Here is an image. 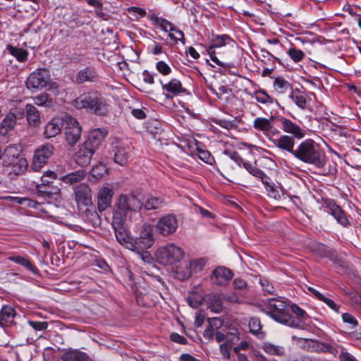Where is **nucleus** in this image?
<instances>
[{
  "instance_id": "nucleus-50",
  "label": "nucleus",
  "mask_w": 361,
  "mask_h": 361,
  "mask_svg": "<svg viewBox=\"0 0 361 361\" xmlns=\"http://www.w3.org/2000/svg\"><path fill=\"white\" fill-rule=\"evenodd\" d=\"M106 172L107 169L105 165L102 164H98L94 166L90 171L91 175L97 179H99L103 177V176L106 174Z\"/></svg>"
},
{
  "instance_id": "nucleus-6",
  "label": "nucleus",
  "mask_w": 361,
  "mask_h": 361,
  "mask_svg": "<svg viewBox=\"0 0 361 361\" xmlns=\"http://www.w3.org/2000/svg\"><path fill=\"white\" fill-rule=\"evenodd\" d=\"M154 243L153 228L149 224H144L140 229L139 237L130 243V250H147Z\"/></svg>"
},
{
  "instance_id": "nucleus-33",
  "label": "nucleus",
  "mask_w": 361,
  "mask_h": 361,
  "mask_svg": "<svg viewBox=\"0 0 361 361\" xmlns=\"http://www.w3.org/2000/svg\"><path fill=\"white\" fill-rule=\"evenodd\" d=\"M86 176L87 172L84 169H80L63 176L59 179L66 184L73 185L83 180Z\"/></svg>"
},
{
  "instance_id": "nucleus-10",
  "label": "nucleus",
  "mask_w": 361,
  "mask_h": 361,
  "mask_svg": "<svg viewBox=\"0 0 361 361\" xmlns=\"http://www.w3.org/2000/svg\"><path fill=\"white\" fill-rule=\"evenodd\" d=\"M274 117H257L253 121V128L261 132L265 137L271 138L279 133V130L274 126Z\"/></svg>"
},
{
  "instance_id": "nucleus-11",
  "label": "nucleus",
  "mask_w": 361,
  "mask_h": 361,
  "mask_svg": "<svg viewBox=\"0 0 361 361\" xmlns=\"http://www.w3.org/2000/svg\"><path fill=\"white\" fill-rule=\"evenodd\" d=\"M178 228V220L173 214H166L159 219L156 228L158 233L166 237L174 233Z\"/></svg>"
},
{
  "instance_id": "nucleus-19",
  "label": "nucleus",
  "mask_w": 361,
  "mask_h": 361,
  "mask_svg": "<svg viewBox=\"0 0 361 361\" xmlns=\"http://www.w3.org/2000/svg\"><path fill=\"white\" fill-rule=\"evenodd\" d=\"M231 40V37L227 35H214L212 40L211 42V45L209 47V53L210 54L211 59L216 63L217 65H219L223 67H226V64L221 62L219 59L214 55V51H212L214 48H220L225 46L228 42Z\"/></svg>"
},
{
  "instance_id": "nucleus-3",
  "label": "nucleus",
  "mask_w": 361,
  "mask_h": 361,
  "mask_svg": "<svg viewBox=\"0 0 361 361\" xmlns=\"http://www.w3.org/2000/svg\"><path fill=\"white\" fill-rule=\"evenodd\" d=\"M143 203L134 195H121L116 203L113 218L116 224H124L130 212H138Z\"/></svg>"
},
{
  "instance_id": "nucleus-14",
  "label": "nucleus",
  "mask_w": 361,
  "mask_h": 361,
  "mask_svg": "<svg viewBox=\"0 0 361 361\" xmlns=\"http://www.w3.org/2000/svg\"><path fill=\"white\" fill-rule=\"evenodd\" d=\"M75 200L78 207L92 204L91 189L87 184L82 183L74 188Z\"/></svg>"
},
{
  "instance_id": "nucleus-38",
  "label": "nucleus",
  "mask_w": 361,
  "mask_h": 361,
  "mask_svg": "<svg viewBox=\"0 0 361 361\" xmlns=\"http://www.w3.org/2000/svg\"><path fill=\"white\" fill-rule=\"evenodd\" d=\"M262 348L265 353L271 355L282 356L285 354L283 346L275 345L270 342H264Z\"/></svg>"
},
{
  "instance_id": "nucleus-61",
  "label": "nucleus",
  "mask_w": 361,
  "mask_h": 361,
  "mask_svg": "<svg viewBox=\"0 0 361 361\" xmlns=\"http://www.w3.org/2000/svg\"><path fill=\"white\" fill-rule=\"evenodd\" d=\"M170 338L172 341L179 344L185 345L187 343V339L177 333H172L170 335Z\"/></svg>"
},
{
  "instance_id": "nucleus-53",
  "label": "nucleus",
  "mask_w": 361,
  "mask_h": 361,
  "mask_svg": "<svg viewBox=\"0 0 361 361\" xmlns=\"http://www.w3.org/2000/svg\"><path fill=\"white\" fill-rule=\"evenodd\" d=\"M156 68L163 75H168L171 73V67L163 61H159L157 63Z\"/></svg>"
},
{
  "instance_id": "nucleus-63",
  "label": "nucleus",
  "mask_w": 361,
  "mask_h": 361,
  "mask_svg": "<svg viewBox=\"0 0 361 361\" xmlns=\"http://www.w3.org/2000/svg\"><path fill=\"white\" fill-rule=\"evenodd\" d=\"M250 343L247 340L241 341L240 343L233 348V351L238 353L240 350H246L250 348Z\"/></svg>"
},
{
  "instance_id": "nucleus-46",
  "label": "nucleus",
  "mask_w": 361,
  "mask_h": 361,
  "mask_svg": "<svg viewBox=\"0 0 361 361\" xmlns=\"http://www.w3.org/2000/svg\"><path fill=\"white\" fill-rule=\"evenodd\" d=\"M7 50L8 52L15 56L19 61H23L26 59L27 52L20 48L13 47L12 45L7 46Z\"/></svg>"
},
{
  "instance_id": "nucleus-15",
  "label": "nucleus",
  "mask_w": 361,
  "mask_h": 361,
  "mask_svg": "<svg viewBox=\"0 0 361 361\" xmlns=\"http://www.w3.org/2000/svg\"><path fill=\"white\" fill-rule=\"evenodd\" d=\"M160 82L166 99H172L187 92L186 89L183 87L182 82L178 79L173 78L167 83H163L161 80Z\"/></svg>"
},
{
  "instance_id": "nucleus-20",
  "label": "nucleus",
  "mask_w": 361,
  "mask_h": 361,
  "mask_svg": "<svg viewBox=\"0 0 361 361\" xmlns=\"http://www.w3.org/2000/svg\"><path fill=\"white\" fill-rule=\"evenodd\" d=\"M243 166L253 176L260 179L266 187L267 191L274 192V186L269 183L270 178L264 173L263 171L257 168L255 164L247 161L243 162Z\"/></svg>"
},
{
  "instance_id": "nucleus-40",
  "label": "nucleus",
  "mask_w": 361,
  "mask_h": 361,
  "mask_svg": "<svg viewBox=\"0 0 361 361\" xmlns=\"http://www.w3.org/2000/svg\"><path fill=\"white\" fill-rule=\"evenodd\" d=\"M273 87L279 94H283L290 89V83L282 77H276L274 79Z\"/></svg>"
},
{
  "instance_id": "nucleus-17",
  "label": "nucleus",
  "mask_w": 361,
  "mask_h": 361,
  "mask_svg": "<svg viewBox=\"0 0 361 361\" xmlns=\"http://www.w3.org/2000/svg\"><path fill=\"white\" fill-rule=\"evenodd\" d=\"M207 260L205 258H199L191 259L186 265V270L183 272L177 271V276L181 280H185L190 276L192 273H198L204 269Z\"/></svg>"
},
{
  "instance_id": "nucleus-54",
  "label": "nucleus",
  "mask_w": 361,
  "mask_h": 361,
  "mask_svg": "<svg viewBox=\"0 0 361 361\" xmlns=\"http://www.w3.org/2000/svg\"><path fill=\"white\" fill-rule=\"evenodd\" d=\"M319 252L322 256L329 257L331 260H334L335 251L331 250L329 247L320 245L319 246Z\"/></svg>"
},
{
  "instance_id": "nucleus-5",
  "label": "nucleus",
  "mask_w": 361,
  "mask_h": 361,
  "mask_svg": "<svg viewBox=\"0 0 361 361\" xmlns=\"http://www.w3.org/2000/svg\"><path fill=\"white\" fill-rule=\"evenodd\" d=\"M19 155V147L16 145H9L6 147L3 153L2 164L4 166H13V171L16 173H20L26 169L27 162L25 159H18Z\"/></svg>"
},
{
  "instance_id": "nucleus-29",
  "label": "nucleus",
  "mask_w": 361,
  "mask_h": 361,
  "mask_svg": "<svg viewBox=\"0 0 361 361\" xmlns=\"http://www.w3.org/2000/svg\"><path fill=\"white\" fill-rule=\"evenodd\" d=\"M275 145L281 150L286 151L294 155L295 140L291 136L287 135H281L275 142Z\"/></svg>"
},
{
  "instance_id": "nucleus-8",
  "label": "nucleus",
  "mask_w": 361,
  "mask_h": 361,
  "mask_svg": "<svg viewBox=\"0 0 361 361\" xmlns=\"http://www.w3.org/2000/svg\"><path fill=\"white\" fill-rule=\"evenodd\" d=\"M50 78L49 71L46 68H38L27 79L26 86L29 90H39L47 86Z\"/></svg>"
},
{
  "instance_id": "nucleus-49",
  "label": "nucleus",
  "mask_w": 361,
  "mask_h": 361,
  "mask_svg": "<svg viewBox=\"0 0 361 361\" xmlns=\"http://www.w3.org/2000/svg\"><path fill=\"white\" fill-rule=\"evenodd\" d=\"M127 153L123 148H119L116 150L114 154V161L115 163L124 166L127 163Z\"/></svg>"
},
{
  "instance_id": "nucleus-27",
  "label": "nucleus",
  "mask_w": 361,
  "mask_h": 361,
  "mask_svg": "<svg viewBox=\"0 0 361 361\" xmlns=\"http://www.w3.org/2000/svg\"><path fill=\"white\" fill-rule=\"evenodd\" d=\"M17 118V114L14 112H10L6 115L0 123V135L6 136L14 128Z\"/></svg>"
},
{
  "instance_id": "nucleus-51",
  "label": "nucleus",
  "mask_w": 361,
  "mask_h": 361,
  "mask_svg": "<svg viewBox=\"0 0 361 361\" xmlns=\"http://www.w3.org/2000/svg\"><path fill=\"white\" fill-rule=\"evenodd\" d=\"M317 348V350L322 353H329L334 356H336L338 353L337 349L328 343H319Z\"/></svg>"
},
{
  "instance_id": "nucleus-9",
  "label": "nucleus",
  "mask_w": 361,
  "mask_h": 361,
  "mask_svg": "<svg viewBox=\"0 0 361 361\" xmlns=\"http://www.w3.org/2000/svg\"><path fill=\"white\" fill-rule=\"evenodd\" d=\"M54 146L50 144H45L37 149L32 159L31 168L34 171H39L52 156Z\"/></svg>"
},
{
  "instance_id": "nucleus-48",
  "label": "nucleus",
  "mask_w": 361,
  "mask_h": 361,
  "mask_svg": "<svg viewBox=\"0 0 361 361\" xmlns=\"http://www.w3.org/2000/svg\"><path fill=\"white\" fill-rule=\"evenodd\" d=\"M287 54L295 63L301 61L305 57V53L295 47H290L287 51Z\"/></svg>"
},
{
  "instance_id": "nucleus-47",
  "label": "nucleus",
  "mask_w": 361,
  "mask_h": 361,
  "mask_svg": "<svg viewBox=\"0 0 361 361\" xmlns=\"http://www.w3.org/2000/svg\"><path fill=\"white\" fill-rule=\"evenodd\" d=\"M197 155L200 159L208 164H213L214 162V158L212 156L211 153L204 149L197 147Z\"/></svg>"
},
{
  "instance_id": "nucleus-57",
  "label": "nucleus",
  "mask_w": 361,
  "mask_h": 361,
  "mask_svg": "<svg viewBox=\"0 0 361 361\" xmlns=\"http://www.w3.org/2000/svg\"><path fill=\"white\" fill-rule=\"evenodd\" d=\"M232 346V345L225 342L220 345V352L224 359L228 360L230 358Z\"/></svg>"
},
{
  "instance_id": "nucleus-60",
  "label": "nucleus",
  "mask_w": 361,
  "mask_h": 361,
  "mask_svg": "<svg viewBox=\"0 0 361 361\" xmlns=\"http://www.w3.org/2000/svg\"><path fill=\"white\" fill-rule=\"evenodd\" d=\"M342 319L345 323L350 324L352 327H355L357 325V321L355 317L349 313L343 314Z\"/></svg>"
},
{
  "instance_id": "nucleus-34",
  "label": "nucleus",
  "mask_w": 361,
  "mask_h": 361,
  "mask_svg": "<svg viewBox=\"0 0 361 361\" xmlns=\"http://www.w3.org/2000/svg\"><path fill=\"white\" fill-rule=\"evenodd\" d=\"M252 97L255 98L257 102L262 104L269 106L275 104L279 105L277 100L267 94V92L263 89H259L255 91L252 94Z\"/></svg>"
},
{
  "instance_id": "nucleus-30",
  "label": "nucleus",
  "mask_w": 361,
  "mask_h": 361,
  "mask_svg": "<svg viewBox=\"0 0 361 361\" xmlns=\"http://www.w3.org/2000/svg\"><path fill=\"white\" fill-rule=\"evenodd\" d=\"M16 314L15 309L11 306L5 305L0 311V325L2 326H9L13 322Z\"/></svg>"
},
{
  "instance_id": "nucleus-22",
  "label": "nucleus",
  "mask_w": 361,
  "mask_h": 361,
  "mask_svg": "<svg viewBox=\"0 0 361 361\" xmlns=\"http://www.w3.org/2000/svg\"><path fill=\"white\" fill-rule=\"evenodd\" d=\"M106 135L107 130L104 128L93 129L90 132L88 137L84 143L97 150Z\"/></svg>"
},
{
  "instance_id": "nucleus-23",
  "label": "nucleus",
  "mask_w": 361,
  "mask_h": 361,
  "mask_svg": "<svg viewBox=\"0 0 361 361\" xmlns=\"http://www.w3.org/2000/svg\"><path fill=\"white\" fill-rule=\"evenodd\" d=\"M99 80V75L96 68L93 66H87L80 69L76 76L75 82L78 84L85 82H95Z\"/></svg>"
},
{
  "instance_id": "nucleus-28",
  "label": "nucleus",
  "mask_w": 361,
  "mask_h": 361,
  "mask_svg": "<svg viewBox=\"0 0 361 361\" xmlns=\"http://www.w3.org/2000/svg\"><path fill=\"white\" fill-rule=\"evenodd\" d=\"M26 118L28 125L37 127L40 125V114L38 109L32 104H27L25 108Z\"/></svg>"
},
{
  "instance_id": "nucleus-2",
  "label": "nucleus",
  "mask_w": 361,
  "mask_h": 361,
  "mask_svg": "<svg viewBox=\"0 0 361 361\" xmlns=\"http://www.w3.org/2000/svg\"><path fill=\"white\" fill-rule=\"evenodd\" d=\"M258 307L261 311L276 322L284 325L288 324L290 305L287 300L276 298H269L260 301ZM292 325H294V323H292Z\"/></svg>"
},
{
  "instance_id": "nucleus-7",
  "label": "nucleus",
  "mask_w": 361,
  "mask_h": 361,
  "mask_svg": "<svg viewBox=\"0 0 361 361\" xmlns=\"http://www.w3.org/2000/svg\"><path fill=\"white\" fill-rule=\"evenodd\" d=\"M64 123L66 140L70 145L73 146L80 138L82 127L75 118L69 116H66Z\"/></svg>"
},
{
  "instance_id": "nucleus-4",
  "label": "nucleus",
  "mask_w": 361,
  "mask_h": 361,
  "mask_svg": "<svg viewBox=\"0 0 361 361\" xmlns=\"http://www.w3.org/2000/svg\"><path fill=\"white\" fill-rule=\"evenodd\" d=\"M184 255V250L172 243L160 246L155 251L157 261L165 266L176 264L183 259Z\"/></svg>"
},
{
  "instance_id": "nucleus-24",
  "label": "nucleus",
  "mask_w": 361,
  "mask_h": 361,
  "mask_svg": "<svg viewBox=\"0 0 361 361\" xmlns=\"http://www.w3.org/2000/svg\"><path fill=\"white\" fill-rule=\"evenodd\" d=\"M109 106L106 99L102 97L92 96L90 111L97 116H104L108 114Z\"/></svg>"
},
{
  "instance_id": "nucleus-41",
  "label": "nucleus",
  "mask_w": 361,
  "mask_h": 361,
  "mask_svg": "<svg viewBox=\"0 0 361 361\" xmlns=\"http://www.w3.org/2000/svg\"><path fill=\"white\" fill-rule=\"evenodd\" d=\"M92 100V96L82 95L75 99L72 102V105L78 109H85L90 110Z\"/></svg>"
},
{
  "instance_id": "nucleus-55",
  "label": "nucleus",
  "mask_w": 361,
  "mask_h": 361,
  "mask_svg": "<svg viewBox=\"0 0 361 361\" xmlns=\"http://www.w3.org/2000/svg\"><path fill=\"white\" fill-rule=\"evenodd\" d=\"M216 124L219 126L226 128L227 130L235 129L237 128V125L234 121H228L225 119H219L215 121Z\"/></svg>"
},
{
  "instance_id": "nucleus-16",
  "label": "nucleus",
  "mask_w": 361,
  "mask_h": 361,
  "mask_svg": "<svg viewBox=\"0 0 361 361\" xmlns=\"http://www.w3.org/2000/svg\"><path fill=\"white\" fill-rule=\"evenodd\" d=\"M279 121L280 122L281 128L285 133L292 135L293 137L302 139L305 137V130L290 119L285 117H280Z\"/></svg>"
},
{
  "instance_id": "nucleus-12",
  "label": "nucleus",
  "mask_w": 361,
  "mask_h": 361,
  "mask_svg": "<svg viewBox=\"0 0 361 361\" xmlns=\"http://www.w3.org/2000/svg\"><path fill=\"white\" fill-rule=\"evenodd\" d=\"M290 308L295 314V317H293L289 314V319L288 320L291 323H294V325L288 322L286 326L292 328L304 329L309 319V316L306 312L295 304L290 305Z\"/></svg>"
},
{
  "instance_id": "nucleus-36",
  "label": "nucleus",
  "mask_w": 361,
  "mask_h": 361,
  "mask_svg": "<svg viewBox=\"0 0 361 361\" xmlns=\"http://www.w3.org/2000/svg\"><path fill=\"white\" fill-rule=\"evenodd\" d=\"M62 361H90L87 354L78 350L66 352L61 357Z\"/></svg>"
},
{
  "instance_id": "nucleus-25",
  "label": "nucleus",
  "mask_w": 361,
  "mask_h": 361,
  "mask_svg": "<svg viewBox=\"0 0 361 361\" xmlns=\"http://www.w3.org/2000/svg\"><path fill=\"white\" fill-rule=\"evenodd\" d=\"M95 151L90 146L86 145L85 143H83L75 154V160L76 163L81 166H87L90 163Z\"/></svg>"
},
{
  "instance_id": "nucleus-37",
  "label": "nucleus",
  "mask_w": 361,
  "mask_h": 361,
  "mask_svg": "<svg viewBox=\"0 0 361 361\" xmlns=\"http://www.w3.org/2000/svg\"><path fill=\"white\" fill-rule=\"evenodd\" d=\"M307 290L314 295L317 300L324 302L329 308L334 311H338V306L331 299L326 297L319 291L312 287H307Z\"/></svg>"
},
{
  "instance_id": "nucleus-31",
  "label": "nucleus",
  "mask_w": 361,
  "mask_h": 361,
  "mask_svg": "<svg viewBox=\"0 0 361 361\" xmlns=\"http://www.w3.org/2000/svg\"><path fill=\"white\" fill-rule=\"evenodd\" d=\"M123 224H116V221L113 219L112 226L114 229L116 240L119 243L126 245V247L129 248L130 247L129 236L127 231L123 228Z\"/></svg>"
},
{
  "instance_id": "nucleus-1",
  "label": "nucleus",
  "mask_w": 361,
  "mask_h": 361,
  "mask_svg": "<svg viewBox=\"0 0 361 361\" xmlns=\"http://www.w3.org/2000/svg\"><path fill=\"white\" fill-rule=\"evenodd\" d=\"M293 156L300 161L317 168L324 167L327 160L319 145L311 139L302 141L295 149Z\"/></svg>"
},
{
  "instance_id": "nucleus-32",
  "label": "nucleus",
  "mask_w": 361,
  "mask_h": 361,
  "mask_svg": "<svg viewBox=\"0 0 361 361\" xmlns=\"http://www.w3.org/2000/svg\"><path fill=\"white\" fill-rule=\"evenodd\" d=\"M61 121L58 118H53L46 125L44 135L47 138L54 137L61 133Z\"/></svg>"
},
{
  "instance_id": "nucleus-58",
  "label": "nucleus",
  "mask_w": 361,
  "mask_h": 361,
  "mask_svg": "<svg viewBox=\"0 0 361 361\" xmlns=\"http://www.w3.org/2000/svg\"><path fill=\"white\" fill-rule=\"evenodd\" d=\"M28 324L36 331H43L48 327L47 322L28 321Z\"/></svg>"
},
{
  "instance_id": "nucleus-56",
  "label": "nucleus",
  "mask_w": 361,
  "mask_h": 361,
  "mask_svg": "<svg viewBox=\"0 0 361 361\" xmlns=\"http://www.w3.org/2000/svg\"><path fill=\"white\" fill-rule=\"evenodd\" d=\"M209 325L217 331H224L226 329L222 328L223 322L221 319L217 317L212 318L209 320Z\"/></svg>"
},
{
  "instance_id": "nucleus-45",
  "label": "nucleus",
  "mask_w": 361,
  "mask_h": 361,
  "mask_svg": "<svg viewBox=\"0 0 361 361\" xmlns=\"http://www.w3.org/2000/svg\"><path fill=\"white\" fill-rule=\"evenodd\" d=\"M152 21L154 25L158 26L164 32H171V29L173 27L167 20L157 16L152 17Z\"/></svg>"
},
{
  "instance_id": "nucleus-26",
  "label": "nucleus",
  "mask_w": 361,
  "mask_h": 361,
  "mask_svg": "<svg viewBox=\"0 0 361 361\" xmlns=\"http://www.w3.org/2000/svg\"><path fill=\"white\" fill-rule=\"evenodd\" d=\"M239 338V332L235 328H226L224 331L216 333V341L218 343L224 341L233 345Z\"/></svg>"
},
{
  "instance_id": "nucleus-21",
  "label": "nucleus",
  "mask_w": 361,
  "mask_h": 361,
  "mask_svg": "<svg viewBox=\"0 0 361 361\" xmlns=\"http://www.w3.org/2000/svg\"><path fill=\"white\" fill-rule=\"evenodd\" d=\"M232 271L226 267H219L213 270L211 279L214 284L226 286L233 278Z\"/></svg>"
},
{
  "instance_id": "nucleus-52",
  "label": "nucleus",
  "mask_w": 361,
  "mask_h": 361,
  "mask_svg": "<svg viewBox=\"0 0 361 361\" xmlns=\"http://www.w3.org/2000/svg\"><path fill=\"white\" fill-rule=\"evenodd\" d=\"M249 328L250 332L255 335H258L261 334V323L259 319L257 318H252L249 322Z\"/></svg>"
},
{
  "instance_id": "nucleus-35",
  "label": "nucleus",
  "mask_w": 361,
  "mask_h": 361,
  "mask_svg": "<svg viewBox=\"0 0 361 361\" xmlns=\"http://www.w3.org/2000/svg\"><path fill=\"white\" fill-rule=\"evenodd\" d=\"M8 259L9 261L16 262V264L24 267L25 268H26L27 270H29L34 274H37L39 272L37 267H35L28 259L25 258L22 256H20V255L10 256L8 257Z\"/></svg>"
},
{
  "instance_id": "nucleus-13",
  "label": "nucleus",
  "mask_w": 361,
  "mask_h": 361,
  "mask_svg": "<svg viewBox=\"0 0 361 361\" xmlns=\"http://www.w3.org/2000/svg\"><path fill=\"white\" fill-rule=\"evenodd\" d=\"M324 206L338 224L345 227L350 225V221L345 213L334 200L326 199L324 201Z\"/></svg>"
},
{
  "instance_id": "nucleus-62",
  "label": "nucleus",
  "mask_w": 361,
  "mask_h": 361,
  "mask_svg": "<svg viewBox=\"0 0 361 361\" xmlns=\"http://www.w3.org/2000/svg\"><path fill=\"white\" fill-rule=\"evenodd\" d=\"M214 335L216 336V330L208 324L203 332L204 338L208 340H213Z\"/></svg>"
},
{
  "instance_id": "nucleus-39",
  "label": "nucleus",
  "mask_w": 361,
  "mask_h": 361,
  "mask_svg": "<svg viewBox=\"0 0 361 361\" xmlns=\"http://www.w3.org/2000/svg\"><path fill=\"white\" fill-rule=\"evenodd\" d=\"M165 205V202L161 197L149 196L144 204V207L147 210H154L161 208Z\"/></svg>"
},
{
  "instance_id": "nucleus-18",
  "label": "nucleus",
  "mask_w": 361,
  "mask_h": 361,
  "mask_svg": "<svg viewBox=\"0 0 361 361\" xmlns=\"http://www.w3.org/2000/svg\"><path fill=\"white\" fill-rule=\"evenodd\" d=\"M114 191L109 186H103L99 189L97 195V202L99 212H103L110 207Z\"/></svg>"
},
{
  "instance_id": "nucleus-43",
  "label": "nucleus",
  "mask_w": 361,
  "mask_h": 361,
  "mask_svg": "<svg viewBox=\"0 0 361 361\" xmlns=\"http://www.w3.org/2000/svg\"><path fill=\"white\" fill-rule=\"evenodd\" d=\"M306 94L298 90L293 91L291 94V99L293 102L300 109H304L307 104Z\"/></svg>"
},
{
  "instance_id": "nucleus-59",
  "label": "nucleus",
  "mask_w": 361,
  "mask_h": 361,
  "mask_svg": "<svg viewBox=\"0 0 361 361\" xmlns=\"http://www.w3.org/2000/svg\"><path fill=\"white\" fill-rule=\"evenodd\" d=\"M259 282L264 291L269 294H274V287L267 279H260Z\"/></svg>"
},
{
  "instance_id": "nucleus-42",
  "label": "nucleus",
  "mask_w": 361,
  "mask_h": 361,
  "mask_svg": "<svg viewBox=\"0 0 361 361\" xmlns=\"http://www.w3.org/2000/svg\"><path fill=\"white\" fill-rule=\"evenodd\" d=\"M37 193L41 196H51L53 194H57L59 188L51 185L37 184L36 185Z\"/></svg>"
},
{
  "instance_id": "nucleus-64",
  "label": "nucleus",
  "mask_w": 361,
  "mask_h": 361,
  "mask_svg": "<svg viewBox=\"0 0 361 361\" xmlns=\"http://www.w3.org/2000/svg\"><path fill=\"white\" fill-rule=\"evenodd\" d=\"M133 251H136L138 255L141 257V259L144 262H149L152 257L150 254L147 252L144 251L145 250H133Z\"/></svg>"
},
{
  "instance_id": "nucleus-44",
  "label": "nucleus",
  "mask_w": 361,
  "mask_h": 361,
  "mask_svg": "<svg viewBox=\"0 0 361 361\" xmlns=\"http://www.w3.org/2000/svg\"><path fill=\"white\" fill-rule=\"evenodd\" d=\"M35 105L39 106L51 107L53 106V101L47 93H42L33 98Z\"/></svg>"
}]
</instances>
